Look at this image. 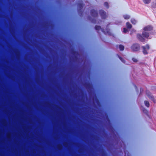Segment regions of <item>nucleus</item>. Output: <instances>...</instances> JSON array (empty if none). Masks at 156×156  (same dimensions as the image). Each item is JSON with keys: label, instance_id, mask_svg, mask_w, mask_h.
Instances as JSON below:
<instances>
[{"label": "nucleus", "instance_id": "6", "mask_svg": "<svg viewBox=\"0 0 156 156\" xmlns=\"http://www.w3.org/2000/svg\"><path fill=\"white\" fill-rule=\"evenodd\" d=\"M146 94L148 97L149 98H151V100H152L154 103H156V100L154 99L153 97L151 95V94L148 91H146Z\"/></svg>", "mask_w": 156, "mask_h": 156}, {"label": "nucleus", "instance_id": "5", "mask_svg": "<svg viewBox=\"0 0 156 156\" xmlns=\"http://www.w3.org/2000/svg\"><path fill=\"white\" fill-rule=\"evenodd\" d=\"M143 49V53L144 54H147V51L149 49V46L147 45L145 46H143L142 47Z\"/></svg>", "mask_w": 156, "mask_h": 156}, {"label": "nucleus", "instance_id": "17", "mask_svg": "<svg viewBox=\"0 0 156 156\" xmlns=\"http://www.w3.org/2000/svg\"><path fill=\"white\" fill-rule=\"evenodd\" d=\"M83 5L82 4H79L78 6L80 7V8H82L83 7Z\"/></svg>", "mask_w": 156, "mask_h": 156}, {"label": "nucleus", "instance_id": "3", "mask_svg": "<svg viewBox=\"0 0 156 156\" xmlns=\"http://www.w3.org/2000/svg\"><path fill=\"white\" fill-rule=\"evenodd\" d=\"M132 49L134 51H137L140 49V46L138 44H133L131 47Z\"/></svg>", "mask_w": 156, "mask_h": 156}, {"label": "nucleus", "instance_id": "21", "mask_svg": "<svg viewBox=\"0 0 156 156\" xmlns=\"http://www.w3.org/2000/svg\"><path fill=\"white\" fill-rule=\"evenodd\" d=\"M131 31H132V33L133 32H135L136 31V30H134V29H132Z\"/></svg>", "mask_w": 156, "mask_h": 156}, {"label": "nucleus", "instance_id": "13", "mask_svg": "<svg viewBox=\"0 0 156 156\" xmlns=\"http://www.w3.org/2000/svg\"><path fill=\"white\" fill-rule=\"evenodd\" d=\"M123 17L125 19H128L130 18L129 16L127 15H125L123 16Z\"/></svg>", "mask_w": 156, "mask_h": 156}, {"label": "nucleus", "instance_id": "14", "mask_svg": "<svg viewBox=\"0 0 156 156\" xmlns=\"http://www.w3.org/2000/svg\"><path fill=\"white\" fill-rule=\"evenodd\" d=\"M104 6L106 7L107 8H108V4L107 2H105L104 4Z\"/></svg>", "mask_w": 156, "mask_h": 156}, {"label": "nucleus", "instance_id": "16", "mask_svg": "<svg viewBox=\"0 0 156 156\" xmlns=\"http://www.w3.org/2000/svg\"><path fill=\"white\" fill-rule=\"evenodd\" d=\"M119 59H120V60L124 63H125V61L123 60L121 57H119Z\"/></svg>", "mask_w": 156, "mask_h": 156}, {"label": "nucleus", "instance_id": "1", "mask_svg": "<svg viewBox=\"0 0 156 156\" xmlns=\"http://www.w3.org/2000/svg\"><path fill=\"white\" fill-rule=\"evenodd\" d=\"M153 27L151 25H148L144 27V30L145 31L142 33V36L140 34H138L137 37L138 39L142 42L145 41L144 38H147L149 36V34L146 31H149L152 30Z\"/></svg>", "mask_w": 156, "mask_h": 156}, {"label": "nucleus", "instance_id": "12", "mask_svg": "<svg viewBox=\"0 0 156 156\" xmlns=\"http://www.w3.org/2000/svg\"><path fill=\"white\" fill-rule=\"evenodd\" d=\"M131 23L133 24H136L137 22V21L136 20H135L134 19H131Z\"/></svg>", "mask_w": 156, "mask_h": 156}, {"label": "nucleus", "instance_id": "4", "mask_svg": "<svg viewBox=\"0 0 156 156\" xmlns=\"http://www.w3.org/2000/svg\"><path fill=\"white\" fill-rule=\"evenodd\" d=\"M99 13L102 19H105L107 17L105 12L103 10H100Z\"/></svg>", "mask_w": 156, "mask_h": 156}, {"label": "nucleus", "instance_id": "11", "mask_svg": "<svg viewBox=\"0 0 156 156\" xmlns=\"http://www.w3.org/2000/svg\"><path fill=\"white\" fill-rule=\"evenodd\" d=\"M143 2L145 4H149L151 1V0H143Z\"/></svg>", "mask_w": 156, "mask_h": 156}, {"label": "nucleus", "instance_id": "20", "mask_svg": "<svg viewBox=\"0 0 156 156\" xmlns=\"http://www.w3.org/2000/svg\"><path fill=\"white\" fill-rule=\"evenodd\" d=\"M16 52L17 55V54L19 55V51L18 50H16Z\"/></svg>", "mask_w": 156, "mask_h": 156}, {"label": "nucleus", "instance_id": "9", "mask_svg": "<svg viewBox=\"0 0 156 156\" xmlns=\"http://www.w3.org/2000/svg\"><path fill=\"white\" fill-rule=\"evenodd\" d=\"M144 103L145 105L147 107H149L150 106V104L149 102L147 101H145Z\"/></svg>", "mask_w": 156, "mask_h": 156}, {"label": "nucleus", "instance_id": "23", "mask_svg": "<svg viewBox=\"0 0 156 156\" xmlns=\"http://www.w3.org/2000/svg\"><path fill=\"white\" fill-rule=\"evenodd\" d=\"M153 6V7H154V8H155V7H156V5H154V6Z\"/></svg>", "mask_w": 156, "mask_h": 156}, {"label": "nucleus", "instance_id": "8", "mask_svg": "<svg viewBox=\"0 0 156 156\" xmlns=\"http://www.w3.org/2000/svg\"><path fill=\"white\" fill-rule=\"evenodd\" d=\"M126 26L128 29H130L132 27V25L128 22L126 23Z\"/></svg>", "mask_w": 156, "mask_h": 156}, {"label": "nucleus", "instance_id": "15", "mask_svg": "<svg viewBox=\"0 0 156 156\" xmlns=\"http://www.w3.org/2000/svg\"><path fill=\"white\" fill-rule=\"evenodd\" d=\"M128 31L127 29L126 28H123V32L124 33H126L127 32H128Z\"/></svg>", "mask_w": 156, "mask_h": 156}, {"label": "nucleus", "instance_id": "2", "mask_svg": "<svg viewBox=\"0 0 156 156\" xmlns=\"http://www.w3.org/2000/svg\"><path fill=\"white\" fill-rule=\"evenodd\" d=\"M95 29L96 30H99L101 29V31L106 35H110L111 34V33L109 29H106L105 30H104V29H101L100 26H96L95 27Z\"/></svg>", "mask_w": 156, "mask_h": 156}, {"label": "nucleus", "instance_id": "18", "mask_svg": "<svg viewBox=\"0 0 156 156\" xmlns=\"http://www.w3.org/2000/svg\"><path fill=\"white\" fill-rule=\"evenodd\" d=\"M132 60L134 62H136L137 61V59L135 58H133Z\"/></svg>", "mask_w": 156, "mask_h": 156}, {"label": "nucleus", "instance_id": "7", "mask_svg": "<svg viewBox=\"0 0 156 156\" xmlns=\"http://www.w3.org/2000/svg\"><path fill=\"white\" fill-rule=\"evenodd\" d=\"M91 14L94 17H97L98 16V13L94 9L91 11Z\"/></svg>", "mask_w": 156, "mask_h": 156}, {"label": "nucleus", "instance_id": "22", "mask_svg": "<svg viewBox=\"0 0 156 156\" xmlns=\"http://www.w3.org/2000/svg\"><path fill=\"white\" fill-rule=\"evenodd\" d=\"M92 22L93 23H96V22H95L94 20H93L92 21Z\"/></svg>", "mask_w": 156, "mask_h": 156}, {"label": "nucleus", "instance_id": "19", "mask_svg": "<svg viewBox=\"0 0 156 156\" xmlns=\"http://www.w3.org/2000/svg\"><path fill=\"white\" fill-rule=\"evenodd\" d=\"M125 156H130L129 154L128 153H126V152H125Z\"/></svg>", "mask_w": 156, "mask_h": 156}, {"label": "nucleus", "instance_id": "10", "mask_svg": "<svg viewBox=\"0 0 156 156\" xmlns=\"http://www.w3.org/2000/svg\"><path fill=\"white\" fill-rule=\"evenodd\" d=\"M119 47L120 50L123 51L124 50V46L122 45H120L119 46Z\"/></svg>", "mask_w": 156, "mask_h": 156}]
</instances>
